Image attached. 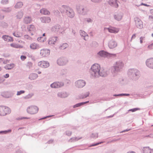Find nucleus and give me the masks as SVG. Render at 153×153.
Masks as SVG:
<instances>
[{
  "label": "nucleus",
  "mask_w": 153,
  "mask_h": 153,
  "mask_svg": "<svg viewBox=\"0 0 153 153\" xmlns=\"http://www.w3.org/2000/svg\"><path fill=\"white\" fill-rule=\"evenodd\" d=\"M123 66L124 64L122 61H119L116 62L113 66L111 67L110 69L112 76H116L118 73L122 70Z\"/></svg>",
  "instance_id": "obj_1"
},
{
  "label": "nucleus",
  "mask_w": 153,
  "mask_h": 153,
  "mask_svg": "<svg viewBox=\"0 0 153 153\" xmlns=\"http://www.w3.org/2000/svg\"><path fill=\"white\" fill-rule=\"evenodd\" d=\"M60 11L62 13L65 14L70 18H73L75 15L73 10L66 5H62L60 8Z\"/></svg>",
  "instance_id": "obj_2"
},
{
  "label": "nucleus",
  "mask_w": 153,
  "mask_h": 153,
  "mask_svg": "<svg viewBox=\"0 0 153 153\" xmlns=\"http://www.w3.org/2000/svg\"><path fill=\"white\" fill-rule=\"evenodd\" d=\"M128 74L130 78L134 81L138 80L140 76V71L136 68L128 69Z\"/></svg>",
  "instance_id": "obj_3"
},
{
  "label": "nucleus",
  "mask_w": 153,
  "mask_h": 153,
  "mask_svg": "<svg viewBox=\"0 0 153 153\" xmlns=\"http://www.w3.org/2000/svg\"><path fill=\"white\" fill-rule=\"evenodd\" d=\"M100 70V66L98 64H94L92 65L90 70L91 76L93 77H99Z\"/></svg>",
  "instance_id": "obj_4"
},
{
  "label": "nucleus",
  "mask_w": 153,
  "mask_h": 153,
  "mask_svg": "<svg viewBox=\"0 0 153 153\" xmlns=\"http://www.w3.org/2000/svg\"><path fill=\"white\" fill-rule=\"evenodd\" d=\"M76 8L78 12L82 15L87 14L89 11V9L87 7L80 4L77 5Z\"/></svg>",
  "instance_id": "obj_5"
},
{
  "label": "nucleus",
  "mask_w": 153,
  "mask_h": 153,
  "mask_svg": "<svg viewBox=\"0 0 153 153\" xmlns=\"http://www.w3.org/2000/svg\"><path fill=\"white\" fill-rule=\"evenodd\" d=\"M68 62V59L65 57L59 58L57 60V64L60 66H64L66 65Z\"/></svg>",
  "instance_id": "obj_6"
},
{
  "label": "nucleus",
  "mask_w": 153,
  "mask_h": 153,
  "mask_svg": "<svg viewBox=\"0 0 153 153\" xmlns=\"http://www.w3.org/2000/svg\"><path fill=\"white\" fill-rule=\"evenodd\" d=\"M11 111L9 108L5 106H0V115L4 116L10 113Z\"/></svg>",
  "instance_id": "obj_7"
},
{
  "label": "nucleus",
  "mask_w": 153,
  "mask_h": 153,
  "mask_svg": "<svg viewBox=\"0 0 153 153\" xmlns=\"http://www.w3.org/2000/svg\"><path fill=\"white\" fill-rule=\"evenodd\" d=\"M38 108L37 106L34 105L28 107L27 109V112L31 114H36L38 112Z\"/></svg>",
  "instance_id": "obj_8"
},
{
  "label": "nucleus",
  "mask_w": 153,
  "mask_h": 153,
  "mask_svg": "<svg viewBox=\"0 0 153 153\" xmlns=\"http://www.w3.org/2000/svg\"><path fill=\"white\" fill-rule=\"evenodd\" d=\"M98 55L102 57H115L116 54L109 53L104 50H101L97 53Z\"/></svg>",
  "instance_id": "obj_9"
},
{
  "label": "nucleus",
  "mask_w": 153,
  "mask_h": 153,
  "mask_svg": "<svg viewBox=\"0 0 153 153\" xmlns=\"http://www.w3.org/2000/svg\"><path fill=\"white\" fill-rule=\"evenodd\" d=\"M75 86L78 88H81L84 87L86 84V82L83 80L79 79L75 82Z\"/></svg>",
  "instance_id": "obj_10"
},
{
  "label": "nucleus",
  "mask_w": 153,
  "mask_h": 153,
  "mask_svg": "<svg viewBox=\"0 0 153 153\" xmlns=\"http://www.w3.org/2000/svg\"><path fill=\"white\" fill-rule=\"evenodd\" d=\"M134 20L136 26L137 28L141 29L143 28V23L141 19L138 17H136L134 18Z\"/></svg>",
  "instance_id": "obj_11"
},
{
  "label": "nucleus",
  "mask_w": 153,
  "mask_h": 153,
  "mask_svg": "<svg viewBox=\"0 0 153 153\" xmlns=\"http://www.w3.org/2000/svg\"><path fill=\"white\" fill-rule=\"evenodd\" d=\"M64 83L62 82H54L51 85V87L52 88H58L63 86Z\"/></svg>",
  "instance_id": "obj_12"
},
{
  "label": "nucleus",
  "mask_w": 153,
  "mask_h": 153,
  "mask_svg": "<svg viewBox=\"0 0 153 153\" xmlns=\"http://www.w3.org/2000/svg\"><path fill=\"white\" fill-rule=\"evenodd\" d=\"M38 65L42 68H46L49 66V63L48 61H42L39 62Z\"/></svg>",
  "instance_id": "obj_13"
},
{
  "label": "nucleus",
  "mask_w": 153,
  "mask_h": 153,
  "mask_svg": "<svg viewBox=\"0 0 153 153\" xmlns=\"http://www.w3.org/2000/svg\"><path fill=\"white\" fill-rule=\"evenodd\" d=\"M57 39L58 37L57 36L51 37L48 39V44L51 46H53L56 44Z\"/></svg>",
  "instance_id": "obj_14"
},
{
  "label": "nucleus",
  "mask_w": 153,
  "mask_h": 153,
  "mask_svg": "<svg viewBox=\"0 0 153 153\" xmlns=\"http://www.w3.org/2000/svg\"><path fill=\"white\" fill-rule=\"evenodd\" d=\"M99 74V76L105 77L109 74V71L107 69H104L103 68H100Z\"/></svg>",
  "instance_id": "obj_15"
},
{
  "label": "nucleus",
  "mask_w": 153,
  "mask_h": 153,
  "mask_svg": "<svg viewBox=\"0 0 153 153\" xmlns=\"http://www.w3.org/2000/svg\"><path fill=\"white\" fill-rule=\"evenodd\" d=\"M50 50L47 49H43L40 51V55L43 57L48 56L50 53Z\"/></svg>",
  "instance_id": "obj_16"
},
{
  "label": "nucleus",
  "mask_w": 153,
  "mask_h": 153,
  "mask_svg": "<svg viewBox=\"0 0 153 153\" xmlns=\"http://www.w3.org/2000/svg\"><path fill=\"white\" fill-rule=\"evenodd\" d=\"M69 95V94L66 91L59 92L57 94L58 97L60 98H65L67 97Z\"/></svg>",
  "instance_id": "obj_17"
},
{
  "label": "nucleus",
  "mask_w": 153,
  "mask_h": 153,
  "mask_svg": "<svg viewBox=\"0 0 153 153\" xmlns=\"http://www.w3.org/2000/svg\"><path fill=\"white\" fill-rule=\"evenodd\" d=\"M146 64L148 68L153 69V58L147 59L146 61Z\"/></svg>",
  "instance_id": "obj_18"
},
{
  "label": "nucleus",
  "mask_w": 153,
  "mask_h": 153,
  "mask_svg": "<svg viewBox=\"0 0 153 153\" xmlns=\"http://www.w3.org/2000/svg\"><path fill=\"white\" fill-rule=\"evenodd\" d=\"M107 30L108 32L111 33H117L119 30V29L116 27H105L104 30Z\"/></svg>",
  "instance_id": "obj_19"
},
{
  "label": "nucleus",
  "mask_w": 153,
  "mask_h": 153,
  "mask_svg": "<svg viewBox=\"0 0 153 153\" xmlns=\"http://www.w3.org/2000/svg\"><path fill=\"white\" fill-rule=\"evenodd\" d=\"M117 43L114 40L112 39L109 41L108 43V46L109 48L113 49L117 47Z\"/></svg>",
  "instance_id": "obj_20"
},
{
  "label": "nucleus",
  "mask_w": 153,
  "mask_h": 153,
  "mask_svg": "<svg viewBox=\"0 0 153 153\" xmlns=\"http://www.w3.org/2000/svg\"><path fill=\"white\" fill-rule=\"evenodd\" d=\"M108 3L111 6L117 8L118 7V4L117 3V0H109Z\"/></svg>",
  "instance_id": "obj_21"
},
{
  "label": "nucleus",
  "mask_w": 153,
  "mask_h": 153,
  "mask_svg": "<svg viewBox=\"0 0 153 153\" xmlns=\"http://www.w3.org/2000/svg\"><path fill=\"white\" fill-rule=\"evenodd\" d=\"M40 20L43 23H48L51 21L50 18L48 16L41 17Z\"/></svg>",
  "instance_id": "obj_22"
},
{
  "label": "nucleus",
  "mask_w": 153,
  "mask_h": 153,
  "mask_svg": "<svg viewBox=\"0 0 153 153\" xmlns=\"http://www.w3.org/2000/svg\"><path fill=\"white\" fill-rule=\"evenodd\" d=\"M1 95L5 98H9L11 97L13 94L10 92H5L2 93Z\"/></svg>",
  "instance_id": "obj_23"
},
{
  "label": "nucleus",
  "mask_w": 153,
  "mask_h": 153,
  "mask_svg": "<svg viewBox=\"0 0 153 153\" xmlns=\"http://www.w3.org/2000/svg\"><path fill=\"white\" fill-rule=\"evenodd\" d=\"M60 27V25H55L52 27L51 30L52 32L56 33L59 31Z\"/></svg>",
  "instance_id": "obj_24"
},
{
  "label": "nucleus",
  "mask_w": 153,
  "mask_h": 153,
  "mask_svg": "<svg viewBox=\"0 0 153 153\" xmlns=\"http://www.w3.org/2000/svg\"><path fill=\"white\" fill-rule=\"evenodd\" d=\"M68 72V70L66 68H63L61 69L59 73V76H65Z\"/></svg>",
  "instance_id": "obj_25"
},
{
  "label": "nucleus",
  "mask_w": 153,
  "mask_h": 153,
  "mask_svg": "<svg viewBox=\"0 0 153 153\" xmlns=\"http://www.w3.org/2000/svg\"><path fill=\"white\" fill-rule=\"evenodd\" d=\"M114 17V18L116 20L118 21H120L123 17V14L121 13H120L118 14L115 15Z\"/></svg>",
  "instance_id": "obj_26"
},
{
  "label": "nucleus",
  "mask_w": 153,
  "mask_h": 153,
  "mask_svg": "<svg viewBox=\"0 0 153 153\" xmlns=\"http://www.w3.org/2000/svg\"><path fill=\"white\" fill-rule=\"evenodd\" d=\"M2 38L5 41H6L8 42H13V40L12 37L7 35L3 36L2 37Z\"/></svg>",
  "instance_id": "obj_27"
},
{
  "label": "nucleus",
  "mask_w": 153,
  "mask_h": 153,
  "mask_svg": "<svg viewBox=\"0 0 153 153\" xmlns=\"http://www.w3.org/2000/svg\"><path fill=\"white\" fill-rule=\"evenodd\" d=\"M143 153H153V149H151L149 147H145L143 149Z\"/></svg>",
  "instance_id": "obj_28"
},
{
  "label": "nucleus",
  "mask_w": 153,
  "mask_h": 153,
  "mask_svg": "<svg viewBox=\"0 0 153 153\" xmlns=\"http://www.w3.org/2000/svg\"><path fill=\"white\" fill-rule=\"evenodd\" d=\"M38 76L37 74L32 73L30 74L29 78L31 80H34L36 79L38 77Z\"/></svg>",
  "instance_id": "obj_29"
},
{
  "label": "nucleus",
  "mask_w": 153,
  "mask_h": 153,
  "mask_svg": "<svg viewBox=\"0 0 153 153\" xmlns=\"http://www.w3.org/2000/svg\"><path fill=\"white\" fill-rule=\"evenodd\" d=\"M40 13L42 14L46 15H49L50 14V12L45 8H43L40 10Z\"/></svg>",
  "instance_id": "obj_30"
},
{
  "label": "nucleus",
  "mask_w": 153,
  "mask_h": 153,
  "mask_svg": "<svg viewBox=\"0 0 153 153\" xmlns=\"http://www.w3.org/2000/svg\"><path fill=\"white\" fill-rule=\"evenodd\" d=\"M15 66V65L13 63L7 64L4 66V68L6 70H11Z\"/></svg>",
  "instance_id": "obj_31"
},
{
  "label": "nucleus",
  "mask_w": 153,
  "mask_h": 153,
  "mask_svg": "<svg viewBox=\"0 0 153 153\" xmlns=\"http://www.w3.org/2000/svg\"><path fill=\"white\" fill-rule=\"evenodd\" d=\"M79 32L81 36L83 37V39L85 40H86V39H85V37L86 36H88V34L85 32V31L82 30H80Z\"/></svg>",
  "instance_id": "obj_32"
},
{
  "label": "nucleus",
  "mask_w": 153,
  "mask_h": 153,
  "mask_svg": "<svg viewBox=\"0 0 153 153\" xmlns=\"http://www.w3.org/2000/svg\"><path fill=\"white\" fill-rule=\"evenodd\" d=\"M82 138V137H73L71 138L69 140V141L70 142H74L76 141L79 140H80Z\"/></svg>",
  "instance_id": "obj_33"
},
{
  "label": "nucleus",
  "mask_w": 153,
  "mask_h": 153,
  "mask_svg": "<svg viewBox=\"0 0 153 153\" xmlns=\"http://www.w3.org/2000/svg\"><path fill=\"white\" fill-rule=\"evenodd\" d=\"M32 19L31 17L30 16L26 17L24 19V22L27 24L30 23Z\"/></svg>",
  "instance_id": "obj_34"
},
{
  "label": "nucleus",
  "mask_w": 153,
  "mask_h": 153,
  "mask_svg": "<svg viewBox=\"0 0 153 153\" xmlns=\"http://www.w3.org/2000/svg\"><path fill=\"white\" fill-rule=\"evenodd\" d=\"M27 29L29 32L30 33H31V35H33V34L32 33H31V32L33 31H34L35 30V26L33 25H30L28 26V27H27Z\"/></svg>",
  "instance_id": "obj_35"
},
{
  "label": "nucleus",
  "mask_w": 153,
  "mask_h": 153,
  "mask_svg": "<svg viewBox=\"0 0 153 153\" xmlns=\"http://www.w3.org/2000/svg\"><path fill=\"white\" fill-rule=\"evenodd\" d=\"M89 101H87L85 102H82L80 103H78L73 106V108H75L76 107H79L82 105H84V104H86L89 102Z\"/></svg>",
  "instance_id": "obj_36"
},
{
  "label": "nucleus",
  "mask_w": 153,
  "mask_h": 153,
  "mask_svg": "<svg viewBox=\"0 0 153 153\" xmlns=\"http://www.w3.org/2000/svg\"><path fill=\"white\" fill-rule=\"evenodd\" d=\"M23 5V4L22 2H18L15 5L14 7L16 9L22 7Z\"/></svg>",
  "instance_id": "obj_37"
},
{
  "label": "nucleus",
  "mask_w": 153,
  "mask_h": 153,
  "mask_svg": "<svg viewBox=\"0 0 153 153\" xmlns=\"http://www.w3.org/2000/svg\"><path fill=\"white\" fill-rule=\"evenodd\" d=\"M89 94V92L88 91L84 94L82 93L80 95L79 97L81 99H83L88 96Z\"/></svg>",
  "instance_id": "obj_38"
},
{
  "label": "nucleus",
  "mask_w": 153,
  "mask_h": 153,
  "mask_svg": "<svg viewBox=\"0 0 153 153\" xmlns=\"http://www.w3.org/2000/svg\"><path fill=\"white\" fill-rule=\"evenodd\" d=\"M12 9L10 7L4 8L1 10V11L5 13H8L10 12Z\"/></svg>",
  "instance_id": "obj_39"
},
{
  "label": "nucleus",
  "mask_w": 153,
  "mask_h": 153,
  "mask_svg": "<svg viewBox=\"0 0 153 153\" xmlns=\"http://www.w3.org/2000/svg\"><path fill=\"white\" fill-rule=\"evenodd\" d=\"M10 46L13 48H23V46L22 45L15 43L11 44H10Z\"/></svg>",
  "instance_id": "obj_40"
},
{
  "label": "nucleus",
  "mask_w": 153,
  "mask_h": 153,
  "mask_svg": "<svg viewBox=\"0 0 153 153\" xmlns=\"http://www.w3.org/2000/svg\"><path fill=\"white\" fill-rule=\"evenodd\" d=\"M8 24L7 23L4 21L0 22V26L4 28H6L8 26Z\"/></svg>",
  "instance_id": "obj_41"
},
{
  "label": "nucleus",
  "mask_w": 153,
  "mask_h": 153,
  "mask_svg": "<svg viewBox=\"0 0 153 153\" xmlns=\"http://www.w3.org/2000/svg\"><path fill=\"white\" fill-rule=\"evenodd\" d=\"M68 47V44L66 43H63L59 47V49L62 50H64Z\"/></svg>",
  "instance_id": "obj_42"
},
{
  "label": "nucleus",
  "mask_w": 153,
  "mask_h": 153,
  "mask_svg": "<svg viewBox=\"0 0 153 153\" xmlns=\"http://www.w3.org/2000/svg\"><path fill=\"white\" fill-rule=\"evenodd\" d=\"M37 45L35 43H34L30 44V48L32 49H35L37 48Z\"/></svg>",
  "instance_id": "obj_43"
},
{
  "label": "nucleus",
  "mask_w": 153,
  "mask_h": 153,
  "mask_svg": "<svg viewBox=\"0 0 153 153\" xmlns=\"http://www.w3.org/2000/svg\"><path fill=\"white\" fill-rule=\"evenodd\" d=\"M13 35L17 37H20L22 35L21 33L18 32H16L13 33Z\"/></svg>",
  "instance_id": "obj_44"
},
{
  "label": "nucleus",
  "mask_w": 153,
  "mask_h": 153,
  "mask_svg": "<svg viewBox=\"0 0 153 153\" xmlns=\"http://www.w3.org/2000/svg\"><path fill=\"white\" fill-rule=\"evenodd\" d=\"M98 133H92L90 136V137L94 138H97L98 137Z\"/></svg>",
  "instance_id": "obj_45"
},
{
  "label": "nucleus",
  "mask_w": 153,
  "mask_h": 153,
  "mask_svg": "<svg viewBox=\"0 0 153 153\" xmlns=\"http://www.w3.org/2000/svg\"><path fill=\"white\" fill-rule=\"evenodd\" d=\"M23 13L22 11L19 12L16 15V17L18 19H21L22 16H23Z\"/></svg>",
  "instance_id": "obj_46"
},
{
  "label": "nucleus",
  "mask_w": 153,
  "mask_h": 153,
  "mask_svg": "<svg viewBox=\"0 0 153 153\" xmlns=\"http://www.w3.org/2000/svg\"><path fill=\"white\" fill-rule=\"evenodd\" d=\"M46 38H43L42 37H40L37 38V40L40 42H43L45 41Z\"/></svg>",
  "instance_id": "obj_47"
},
{
  "label": "nucleus",
  "mask_w": 153,
  "mask_h": 153,
  "mask_svg": "<svg viewBox=\"0 0 153 153\" xmlns=\"http://www.w3.org/2000/svg\"><path fill=\"white\" fill-rule=\"evenodd\" d=\"M11 131V129H9L7 130L2 131H0V134H6L8 132H10Z\"/></svg>",
  "instance_id": "obj_48"
},
{
  "label": "nucleus",
  "mask_w": 153,
  "mask_h": 153,
  "mask_svg": "<svg viewBox=\"0 0 153 153\" xmlns=\"http://www.w3.org/2000/svg\"><path fill=\"white\" fill-rule=\"evenodd\" d=\"M103 142H100L97 143H93L90 146H89V147H92V146H97L98 145L100 144L103 143Z\"/></svg>",
  "instance_id": "obj_49"
},
{
  "label": "nucleus",
  "mask_w": 153,
  "mask_h": 153,
  "mask_svg": "<svg viewBox=\"0 0 153 153\" xmlns=\"http://www.w3.org/2000/svg\"><path fill=\"white\" fill-rule=\"evenodd\" d=\"M85 21H86L88 23H91L93 21V20L92 19L89 18H85Z\"/></svg>",
  "instance_id": "obj_50"
},
{
  "label": "nucleus",
  "mask_w": 153,
  "mask_h": 153,
  "mask_svg": "<svg viewBox=\"0 0 153 153\" xmlns=\"http://www.w3.org/2000/svg\"><path fill=\"white\" fill-rule=\"evenodd\" d=\"M8 3V0H1V3L2 4H6Z\"/></svg>",
  "instance_id": "obj_51"
},
{
  "label": "nucleus",
  "mask_w": 153,
  "mask_h": 153,
  "mask_svg": "<svg viewBox=\"0 0 153 153\" xmlns=\"http://www.w3.org/2000/svg\"><path fill=\"white\" fill-rule=\"evenodd\" d=\"M33 95V93H31L28 94L27 95L25 96V98L26 99H29L31 98Z\"/></svg>",
  "instance_id": "obj_52"
},
{
  "label": "nucleus",
  "mask_w": 153,
  "mask_h": 153,
  "mask_svg": "<svg viewBox=\"0 0 153 153\" xmlns=\"http://www.w3.org/2000/svg\"><path fill=\"white\" fill-rule=\"evenodd\" d=\"M140 109L138 108H135L132 109H130L128 110V111H131L132 112H135L138 110H140Z\"/></svg>",
  "instance_id": "obj_53"
},
{
  "label": "nucleus",
  "mask_w": 153,
  "mask_h": 153,
  "mask_svg": "<svg viewBox=\"0 0 153 153\" xmlns=\"http://www.w3.org/2000/svg\"><path fill=\"white\" fill-rule=\"evenodd\" d=\"M25 92V91L24 90H21L20 91H18L17 92V95H19L22 94H23Z\"/></svg>",
  "instance_id": "obj_54"
},
{
  "label": "nucleus",
  "mask_w": 153,
  "mask_h": 153,
  "mask_svg": "<svg viewBox=\"0 0 153 153\" xmlns=\"http://www.w3.org/2000/svg\"><path fill=\"white\" fill-rule=\"evenodd\" d=\"M30 118L29 117H17L16 118V120H22L23 119H30Z\"/></svg>",
  "instance_id": "obj_55"
},
{
  "label": "nucleus",
  "mask_w": 153,
  "mask_h": 153,
  "mask_svg": "<svg viewBox=\"0 0 153 153\" xmlns=\"http://www.w3.org/2000/svg\"><path fill=\"white\" fill-rule=\"evenodd\" d=\"M53 13L54 14L56 15H58L60 13L59 11L57 10H54Z\"/></svg>",
  "instance_id": "obj_56"
},
{
  "label": "nucleus",
  "mask_w": 153,
  "mask_h": 153,
  "mask_svg": "<svg viewBox=\"0 0 153 153\" xmlns=\"http://www.w3.org/2000/svg\"><path fill=\"white\" fill-rule=\"evenodd\" d=\"M148 48L149 50H151L153 48V44L152 43L148 46Z\"/></svg>",
  "instance_id": "obj_57"
},
{
  "label": "nucleus",
  "mask_w": 153,
  "mask_h": 153,
  "mask_svg": "<svg viewBox=\"0 0 153 153\" xmlns=\"http://www.w3.org/2000/svg\"><path fill=\"white\" fill-rule=\"evenodd\" d=\"M72 132L69 131H67L66 132V134L68 136H70Z\"/></svg>",
  "instance_id": "obj_58"
},
{
  "label": "nucleus",
  "mask_w": 153,
  "mask_h": 153,
  "mask_svg": "<svg viewBox=\"0 0 153 153\" xmlns=\"http://www.w3.org/2000/svg\"><path fill=\"white\" fill-rule=\"evenodd\" d=\"M54 116V115H49V116H46V117H43V118H40L39 120H42V119H46V118H49V117H53V116Z\"/></svg>",
  "instance_id": "obj_59"
},
{
  "label": "nucleus",
  "mask_w": 153,
  "mask_h": 153,
  "mask_svg": "<svg viewBox=\"0 0 153 153\" xmlns=\"http://www.w3.org/2000/svg\"><path fill=\"white\" fill-rule=\"evenodd\" d=\"M26 58V57L25 56L22 55L21 56V59L22 60L24 61Z\"/></svg>",
  "instance_id": "obj_60"
},
{
  "label": "nucleus",
  "mask_w": 153,
  "mask_h": 153,
  "mask_svg": "<svg viewBox=\"0 0 153 153\" xmlns=\"http://www.w3.org/2000/svg\"><path fill=\"white\" fill-rule=\"evenodd\" d=\"M24 38L25 39H30V37L27 35H25L24 36Z\"/></svg>",
  "instance_id": "obj_61"
},
{
  "label": "nucleus",
  "mask_w": 153,
  "mask_h": 153,
  "mask_svg": "<svg viewBox=\"0 0 153 153\" xmlns=\"http://www.w3.org/2000/svg\"><path fill=\"white\" fill-rule=\"evenodd\" d=\"M144 38V37H141L140 38V43L142 44L143 42V40Z\"/></svg>",
  "instance_id": "obj_62"
},
{
  "label": "nucleus",
  "mask_w": 153,
  "mask_h": 153,
  "mask_svg": "<svg viewBox=\"0 0 153 153\" xmlns=\"http://www.w3.org/2000/svg\"><path fill=\"white\" fill-rule=\"evenodd\" d=\"M94 3H98L101 1V0H91Z\"/></svg>",
  "instance_id": "obj_63"
},
{
  "label": "nucleus",
  "mask_w": 153,
  "mask_h": 153,
  "mask_svg": "<svg viewBox=\"0 0 153 153\" xmlns=\"http://www.w3.org/2000/svg\"><path fill=\"white\" fill-rule=\"evenodd\" d=\"M149 19H150L153 22V16H149Z\"/></svg>",
  "instance_id": "obj_64"
}]
</instances>
